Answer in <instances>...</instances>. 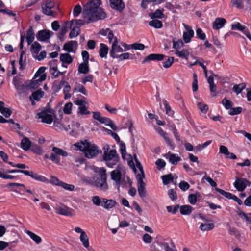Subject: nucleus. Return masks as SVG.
<instances>
[{"mask_svg":"<svg viewBox=\"0 0 251 251\" xmlns=\"http://www.w3.org/2000/svg\"><path fill=\"white\" fill-rule=\"evenodd\" d=\"M60 60L62 63V66H64V64H70L73 61L72 57L68 53L61 54L60 56Z\"/></svg>","mask_w":251,"mask_h":251,"instance_id":"393cba45","label":"nucleus"},{"mask_svg":"<svg viewBox=\"0 0 251 251\" xmlns=\"http://www.w3.org/2000/svg\"><path fill=\"white\" fill-rule=\"evenodd\" d=\"M163 102L165 106L166 114L169 116H172L174 114V111L171 110V108L168 102L166 100H163Z\"/></svg>","mask_w":251,"mask_h":251,"instance_id":"8fccbe9b","label":"nucleus"},{"mask_svg":"<svg viewBox=\"0 0 251 251\" xmlns=\"http://www.w3.org/2000/svg\"><path fill=\"white\" fill-rule=\"evenodd\" d=\"M57 62V60L54 59L49 62V65L50 66V71L54 78L58 77L60 75H64L66 72V71H58Z\"/></svg>","mask_w":251,"mask_h":251,"instance_id":"ddd939ff","label":"nucleus"},{"mask_svg":"<svg viewBox=\"0 0 251 251\" xmlns=\"http://www.w3.org/2000/svg\"><path fill=\"white\" fill-rule=\"evenodd\" d=\"M62 181H60L56 176H51L50 179L49 180V182L55 185L60 186V183Z\"/></svg>","mask_w":251,"mask_h":251,"instance_id":"0e129e2a","label":"nucleus"},{"mask_svg":"<svg viewBox=\"0 0 251 251\" xmlns=\"http://www.w3.org/2000/svg\"><path fill=\"white\" fill-rule=\"evenodd\" d=\"M222 103L226 109H230L233 106V102L231 100H227L226 98L223 99Z\"/></svg>","mask_w":251,"mask_h":251,"instance_id":"864d4df0","label":"nucleus"},{"mask_svg":"<svg viewBox=\"0 0 251 251\" xmlns=\"http://www.w3.org/2000/svg\"><path fill=\"white\" fill-rule=\"evenodd\" d=\"M26 233L36 243L39 244L41 242L42 239L38 235L29 230H27Z\"/></svg>","mask_w":251,"mask_h":251,"instance_id":"e433bc0d","label":"nucleus"},{"mask_svg":"<svg viewBox=\"0 0 251 251\" xmlns=\"http://www.w3.org/2000/svg\"><path fill=\"white\" fill-rule=\"evenodd\" d=\"M53 32L47 30H42L38 31L36 38L40 41H45L50 39L53 34Z\"/></svg>","mask_w":251,"mask_h":251,"instance_id":"6ab92c4d","label":"nucleus"},{"mask_svg":"<svg viewBox=\"0 0 251 251\" xmlns=\"http://www.w3.org/2000/svg\"><path fill=\"white\" fill-rule=\"evenodd\" d=\"M45 70V67H41L34 75L33 81H35V83L38 84V86L46 78V75L44 73Z\"/></svg>","mask_w":251,"mask_h":251,"instance_id":"4468645a","label":"nucleus"},{"mask_svg":"<svg viewBox=\"0 0 251 251\" xmlns=\"http://www.w3.org/2000/svg\"><path fill=\"white\" fill-rule=\"evenodd\" d=\"M100 123L104 124L106 126H108L113 130L117 129L116 126L114 124L113 121L109 118L102 117L100 121Z\"/></svg>","mask_w":251,"mask_h":251,"instance_id":"cd10ccee","label":"nucleus"},{"mask_svg":"<svg viewBox=\"0 0 251 251\" xmlns=\"http://www.w3.org/2000/svg\"><path fill=\"white\" fill-rule=\"evenodd\" d=\"M101 198H100L98 196H94L92 198V201L94 205L97 206H100L102 204Z\"/></svg>","mask_w":251,"mask_h":251,"instance_id":"3c124183","label":"nucleus"},{"mask_svg":"<svg viewBox=\"0 0 251 251\" xmlns=\"http://www.w3.org/2000/svg\"><path fill=\"white\" fill-rule=\"evenodd\" d=\"M214 227V225L213 223L203 224L201 223L200 226V229L202 231L212 230Z\"/></svg>","mask_w":251,"mask_h":251,"instance_id":"4c0bfd02","label":"nucleus"},{"mask_svg":"<svg viewBox=\"0 0 251 251\" xmlns=\"http://www.w3.org/2000/svg\"><path fill=\"white\" fill-rule=\"evenodd\" d=\"M198 107L200 111L204 114H205L208 110V105L201 102H199L198 103Z\"/></svg>","mask_w":251,"mask_h":251,"instance_id":"13d9d810","label":"nucleus"},{"mask_svg":"<svg viewBox=\"0 0 251 251\" xmlns=\"http://www.w3.org/2000/svg\"><path fill=\"white\" fill-rule=\"evenodd\" d=\"M44 94V92L41 89L37 90L32 93V95L29 97V100H32V99H34L36 101H39L43 97Z\"/></svg>","mask_w":251,"mask_h":251,"instance_id":"a878e982","label":"nucleus"},{"mask_svg":"<svg viewBox=\"0 0 251 251\" xmlns=\"http://www.w3.org/2000/svg\"><path fill=\"white\" fill-rule=\"evenodd\" d=\"M110 176L111 179L115 182L118 191L119 190L120 186H126L125 184L123 183L122 181V173L119 169H117L112 171L110 173Z\"/></svg>","mask_w":251,"mask_h":251,"instance_id":"1a4fd4ad","label":"nucleus"},{"mask_svg":"<svg viewBox=\"0 0 251 251\" xmlns=\"http://www.w3.org/2000/svg\"><path fill=\"white\" fill-rule=\"evenodd\" d=\"M82 12L81 6L79 4H77L74 8L73 10V15L74 17H76Z\"/></svg>","mask_w":251,"mask_h":251,"instance_id":"680f3d73","label":"nucleus"},{"mask_svg":"<svg viewBox=\"0 0 251 251\" xmlns=\"http://www.w3.org/2000/svg\"><path fill=\"white\" fill-rule=\"evenodd\" d=\"M78 46L76 41H70L63 46V50L68 52H75Z\"/></svg>","mask_w":251,"mask_h":251,"instance_id":"aec40b11","label":"nucleus"},{"mask_svg":"<svg viewBox=\"0 0 251 251\" xmlns=\"http://www.w3.org/2000/svg\"><path fill=\"white\" fill-rule=\"evenodd\" d=\"M145 178V175L138 174L137 179L138 181L137 189L139 195L142 198L146 197V191L145 190V183L143 179Z\"/></svg>","mask_w":251,"mask_h":251,"instance_id":"9d476101","label":"nucleus"},{"mask_svg":"<svg viewBox=\"0 0 251 251\" xmlns=\"http://www.w3.org/2000/svg\"><path fill=\"white\" fill-rule=\"evenodd\" d=\"M55 212L59 215L66 216H73V210L65 205L59 204L55 208Z\"/></svg>","mask_w":251,"mask_h":251,"instance_id":"9b49d317","label":"nucleus"},{"mask_svg":"<svg viewBox=\"0 0 251 251\" xmlns=\"http://www.w3.org/2000/svg\"><path fill=\"white\" fill-rule=\"evenodd\" d=\"M103 159L106 161V165L110 168L113 167L119 160V156L115 150L104 151Z\"/></svg>","mask_w":251,"mask_h":251,"instance_id":"39448f33","label":"nucleus"},{"mask_svg":"<svg viewBox=\"0 0 251 251\" xmlns=\"http://www.w3.org/2000/svg\"><path fill=\"white\" fill-rule=\"evenodd\" d=\"M215 189L217 192H219L222 195L229 199H232L234 195L231 193L226 192L224 190L217 187H216Z\"/></svg>","mask_w":251,"mask_h":251,"instance_id":"c03bdc74","label":"nucleus"},{"mask_svg":"<svg viewBox=\"0 0 251 251\" xmlns=\"http://www.w3.org/2000/svg\"><path fill=\"white\" fill-rule=\"evenodd\" d=\"M251 182L246 178H237L234 183L235 188L240 192L244 191L247 186L251 185Z\"/></svg>","mask_w":251,"mask_h":251,"instance_id":"f8f14e48","label":"nucleus"},{"mask_svg":"<svg viewBox=\"0 0 251 251\" xmlns=\"http://www.w3.org/2000/svg\"><path fill=\"white\" fill-rule=\"evenodd\" d=\"M226 21L223 18H217L212 23V27L215 30L219 29L224 27Z\"/></svg>","mask_w":251,"mask_h":251,"instance_id":"5701e85b","label":"nucleus"},{"mask_svg":"<svg viewBox=\"0 0 251 251\" xmlns=\"http://www.w3.org/2000/svg\"><path fill=\"white\" fill-rule=\"evenodd\" d=\"M149 25L155 28H161L163 26L161 21L154 19L149 23Z\"/></svg>","mask_w":251,"mask_h":251,"instance_id":"79ce46f5","label":"nucleus"},{"mask_svg":"<svg viewBox=\"0 0 251 251\" xmlns=\"http://www.w3.org/2000/svg\"><path fill=\"white\" fill-rule=\"evenodd\" d=\"M196 35L197 37L200 39L201 40H204L205 39V34L203 32L202 29L200 28H198L197 29Z\"/></svg>","mask_w":251,"mask_h":251,"instance_id":"052dcab7","label":"nucleus"},{"mask_svg":"<svg viewBox=\"0 0 251 251\" xmlns=\"http://www.w3.org/2000/svg\"><path fill=\"white\" fill-rule=\"evenodd\" d=\"M168 194L169 198L173 201H175L177 198L176 193L173 189L168 190Z\"/></svg>","mask_w":251,"mask_h":251,"instance_id":"774afa93","label":"nucleus"},{"mask_svg":"<svg viewBox=\"0 0 251 251\" xmlns=\"http://www.w3.org/2000/svg\"><path fill=\"white\" fill-rule=\"evenodd\" d=\"M78 71L79 73L86 74L89 72L88 62H84L79 64Z\"/></svg>","mask_w":251,"mask_h":251,"instance_id":"473e14b6","label":"nucleus"},{"mask_svg":"<svg viewBox=\"0 0 251 251\" xmlns=\"http://www.w3.org/2000/svg\"><path fill=\"white\" fill-rule=\"evenodd\" d=\"M101 3V1H88L84 6L82 16L87 20V23L103 20L106 17V14L100 7Z\"/></svg>","mask_w":251,"mask_h":251,"instance_id":"f257e3e1","label":"nucleus"},{"mask_svg":"<svg viewBox=\"0 0 251 251\" xmlns=\"http://www.w3.org/2000/svg\"><path fill=\"white\" fill-rule=\"evenodd\" d=\"M181 160V158L176 154L169 155V161L173 165H176Z\"/></svg>","mask_w":251,"mask_h":251,"instance_id":"58836bf2","label":"nucleus"},{"mask_svg":"<svg viewBox=\"0 0 251 251\" xmlns=\"http://www.w3.org/2000/svg\"><path fill=\"white\" fill-rule=\"evenodd\" d=\"M238 215L247 224H251V213H245L243 211H241L238 213Z\"/></svg>","mask_w":251,"mask_h":251,"instance_id":"f704fd0d","label":"nucleus"},{"mask_svg":"<svg viewBox=\"0 0 251 251\" xmlns=\"http://www.w3.org/2000/svg\"><path fill=\"white\" fill-rule=\"evenodd\" d=\"M102 203L101 206L104 208L109 210L114 207L117 202L115 201L112 199H107L106 198H101Z\"/></svg>","mask_w":251,"mask_h":251,"instance_id":"4be33fe9","label":"nucleus"},{"mask_svg":"<svg viewBox=\"0 0 251 251\" xmlns=\"http://www.w3.org/2000/svg\"><path fill=\"white\" fill-rule=\"evenodd\" d=\"M52 151L53 152L51 153L50 155L46 154L45 155V158L50 159L52 161L57 164L59 163L60 162L59 155L62 156H67L68 155V153L66 151L56 147H53L52 149Z\"/></svg>","mask_w":251,"mask_h":251,"instance_id":"0eeeda50","label":"nucleus"},{"mask_svg":"<svg viewBox=\"0 0 251 251\" xmlns=\"http://www.w3.org/2000/svg\"><path fill=\"white\" fill-rule=\"evenodd\" d=\"M73 91L74 92H79L82 93L84 95H87V91L86 88L84 86L80 84H78V85H76V86L74 89Z\"/></svg>","mask_w":251,"mask_h":251,"instance_id":"09e8293b","label":"nucleus"},{"mask_svg":"<svg viewBox=\"0 0 251 251\" xmlns=\"http://www.w3.org/2000/svg\"><path fill=\"white\" fill-rule=\"evenodd\" d=\"M207 82L209 84L210 92L213 93L216 91V86L214 82V78L213 76H210L207 79Z\"/></svg>","mask_w":251,"mask_h":251,"instance_id":"de8ad7c7","label":"nucleus"},{"mask_svg":"<svg viewBox=\"0 0 251 251\" xmlns=\"http://www.w3.org/2000/svg\"><path fill=\"white\" fill-rule=\"evenodd\" d=\"M175 54L181 58H184L188 60L190 53L187 49H183L181 50H176Z\"/></svg>","mask_w":251,"mask_h":251,"instance_id":"c756f323","label":"nucleus"},{"mask_svg":"<svg viewBox=\"0 0 251 251\" xmlns=\"http://www.w3.org/2000/svg\"><path fill=\"white\" fill-rule=\"evenodd\" d=\"M165 55L162 54H151L148 55L142 61V64H144L150 61H161L163 60Z\"/></svg>","mask_w":251,"mask_h":251,"instance_id":"412c9836","label":"nucleus"},{"mask_svg":"<svg viewBox=\"0 0 251 251\" xmlns=\"http://www.w3.org/2000/svg\"><path fill=\"white\" fill-rule=\"evenodd\" d=\"M78 112L81 115L89 114L90 113V112L88 110V108L85 106V104L78 107Z\"/></svg>","mask_w":251,"mask_h":251,"instance_id":"69168bd1","label":"nucleus"},{"mask_svg":"<svg viewBox=\"0 0 251 251\" xmlns=\"http://www.w3.org/2000/svg\"><path fill=\"white\" fill-rule=\"evenodd\" d=\"M163 183L164 185L169 184L173 180V176L172 174L170 173L168 175H163L161 176Z\"/></svg>","mask_w":251,"mask_h":251,"instance_id":"a19ab883","label":"nucleus"},{"mask_svg":"<svg viewBox=\"0 0 251 251\" xmlns=\"http://www.w3.org/2000/svg\"><path fill=\"white\" fill-rule=\"evenodd\" d=\"M99 175L100 177L97 178L94 182H90L89 181H86V182L89 184H92L101 191H106L108 189L107 183L106 170L104 167L100 168Z\"/></svg>","mask_w":251,"mask_h":251,"instance_id":"7ed1b4c3","label":"nucleus"},{"mask_svg":"<svg viewBox=\"0 0 251 251\" xmlns=\"http://www.w3.org/2000/svg\"><path fill=\"white\" fill-rule=\"evenodd\" d=\"M60 186H61L64 189L69 191H73L74 190L75 188V186L74 185L68 184L63 182H62L60 183Z\"/></svg>","mask_w":251,"mask_h":251,"instance_id":"338daca9","label":"nucleus"},{"mask_svg":"<svg viewBox=\"0 0 251 251\" xmlns=\"http://www.w3.org/2000/svg\"><path fill=\"white\" fill-rule=\"evenodd\" d=\"M72 106L73 104L70 102L66 103L63 108L64 113L70 114L72 112Z\"/></svg>","mask_w":251,"mask_h":251,"instance_id":"4d7b16f0","label":"nucleus"},{"mask_svg":"<svg viewBox=\"0 0 251 251\" xmlns=\"http://www.w3.org/2000/svg\"><path fill=\"white\" fill-rule=\"evenodd\" d=\"M13 83L19 94L23 93L29 89H35L38 87V84L35 83V81H25L22 83L16 78H13Z\"/></svg>","mask_w":251,"mask_h":251,"instance_id":"20e7f679","label":"nucleus"},{"mask_svg":"<svg viewBox=\"0 0 251 251\" xmlns=\"http://www.w3.org/2000/svg\"><path fill=\"white\" fill-rule=\"evenodd\" d=\"M174 61V58L173 57H169L168 59L163 63V67L165 68H170L173 64Z\"/></svg>","mask_w":251,"mask_h":251,"instance_id":"5fc2aeb1","label":"nucleus"},{"mask_svg":"<svg viewBox=\"0 0 251 251\" xmlns=\"http://www.w3.org/2000/svg\"><path fill=\"white\" fill-rule=\"evenodd\" d=\"M38 119H41V122L48 124H51L55 115L53 110L50 108H45L37 114Z\"/></svg>","mask_w":251,"mask_h":251,"instance_id":"423d86ee","label":"nucleus"},{"mask_svg":"<svg viewBox=\"0 0 251 251\" xmlns=\"http://www.w3.org/2000/svg\"><path fill=\"white\" fill-rule=\"evenodd\" d=\"M131 48L134 50H143L145 46L144 44L141 43H134L133 44L130 45Z\"/></svg>","mask_w":251,"mask_h":251,"instance_id":"bf43d9fd","label":"nucleus"},{"mask_svg":"<svg viewBox=\"0 0 251 251\" xmlns=\"http://www.w3.org/2000/svg\"><path fill=\"white\" fill-rule=\"evenodd\" d=\"M111 7L117 11H122L125 7L123 1H110Z\"/></svg>","mask_w":251,"mask_h":251,"instance_id":"b1692460","label":"nucleus"},{"mask_svg":"<svg viewBox=\"0 0 251 251\" xmlns=\"http://www.w3.org/2000/svg\"><path fill=\"white\" fill-rule=\"evenodd\" d=\"M124 51L123 49L118 45V39L115 38L114 41L112 45L111 49L110 51L111 57L113 58L117 57L118 55H116V53L122 52Z\"/></svg>","mask_w":251,"mask_h":251,"instance_id":"dca6fc26","label":"nucleus"},{"mask_svg":"<svg viewBox=\"0 0 251 251\" xmlns=\"http://www.w3.org/2000/svg\"><path fill=\"white\" fill-rule=\"evenodd\" d=\"M74 230L76 233H80V240L84 247L86 248H88L89 246V238L86 233L79 227H75Z\"/></svg>","mask_w":251,"mask_h":251,"instance_id":"2eb2a0df","label":"nucleus"},{"mask_svg":"<svg viewBox=\"0 0 251 251\" xmlns=\"http://www.w3.org/2000/svg\"><path fill=\"white\" fill-rule=\"evenodd\" d=\"M69 25V22H67L65 23V25L62 26L61 31L59 33L58 36V38L61 40L63 41L64 40V36L67 33L68 31L67 29V25Z\"/></svg>","mask_w":251,"mask_h":251,"instance_id":"ea45409f","label":"nucleus"},{"mask_svg":"<svg viewBox=\"0 0 251 251\" xmlns=\"http://www.w3.org/2000/svg\"><path fill=\"white\" fill-rule=\"evenodd\" d=\"M80 33V29L78 26H75L72 29L69 34V37L73 38L77 36Z\"/></svg>","mask_w":251,"mask_h":251,"instance_id":"a18cd8bd","label":"nucleus"},{"mask_svg":"<svg viewBox=\"0 0 251 251\" xmlns=\"http://www.w3.org/2000/svg\"><path fill=\"white\" fill-rule=\"evenodd\" d=\"M155 164L157 165V169L160 170L165 166L166 162L162 159H158L155 162Z\"/></svg>","mask_w":251,"mask_h":251,"instance_id":"e2e57ef3","label":"nucleus"},{"mask_svg":"<svg viewBox=\"0 0 251 251\" xmlns=\"http://www.w3.org/2000/svg\"><path fill=\"white\" fill-rule=\"evenodd\" d=\"M192 210V207L188 205H182L180 207V212L182 215H189Z\"/></svg>","mask_w":251,"mask_h":251,"instance_id":"c9c22d12","label":"nucleus"},{"mask_svg":"<svg viewBox=\"0 0 251 251\" xmlns=\"http://www.w3.org/2000/svg\"><path fill=\"white\" fill-rule=\"evenodd\" d=\"M149 16L152 19L155 18L162 19L164 17V14L162 11L159 9H157L154 13H150Z\"/></svg>","mask_w":251,"mask_h":251,"instance_id":"37998d69","label":"nucleus"},{"mask_svg":"<svg viewBox=\"0 0 251 251\" xmlns=\"http://www.w3.org/2000/svg\"><path fill=\"white\" fill-rule=\"evenodd\" d=\"M184 46V43L181 40H179L177 41H176L175 40H173V48L176 50H179L178 49L183 47Z\"/></svg>","mask_w":251,"mask_h":251,"instance_id":"603ef678","label":"nucleus"},{"mask_svg":"<svg viewBox=\"0 0 251 251\" xmlns=\"http://www.w3.org/2000/svg\"><path fill=\"white\" fill-rule=\"evenodd\" d=\"M246 87V85L245 83H242L239 84H235L232 88V90L236 93L237 95H238L245 89Z\"/></svg>","mask_w":251,"mask_h":251,"instance_id":"72a5a7b5","label":"nucleus"},{"mask_svg":"<svg viewBox=\"0 0 251 251\" xmlns=\"http://www.w3.org/2000/svg\"><path fill=\"white\" fill-rule=\"evenodd\" d=\"M24 174L26 176H29L34 179L45 183H49V180L45 177L38 175L37 173H35L33 171H29L25 170Z\"/></svg>","mask_w":251,"mask_h":251,"instance_id":"a211bd4d","label":"nucleus"},{"mask_svg":"<svg viewBox=\"0 0 251 251\" xmlns=\"http://www.w3.org/2000/svg\"><path fill=\"white\" fill-rule=\"evenodd\" d=\"M183 25L186 30L183 34V39L185 43H189L191 38L194 36V32L191 27L183 23Z\"/></svg>","mask_w":251,"mask_h":251,"instance_id":"f3484780","label":"nucleus"},{"mask_svg":"<svg viewBox=\"0 0 251 251\" xmlns=\"http://www.w3.org/2000/svg\"><path fill=\"white\" fill-rule=\"evenodd\" d=\"M54 7L55 3L53 1H46V3L42 4V12L46 15L54 17L56 12L52 10Z\"/></svg>","mask_w":251,"mask_h":251,"instance_id":"6e6552de","label":"nucleus"},{"mask_svg":"<svg viewBox=\"0 0 251 251\" xmlns=\"http://www.w3.org/2000/svg\"><path fill=\"white\" fill-rule=\"evenodd\" d=\"M41 49V46L38 42H35L32 44L30 50L33 57H35V56H37Z\"/></svg>","mask_w":251,"mask_h":251,"instance_id":"bb28decb","label":"nucleus"},{"mask_svg":"<svg viewBox=\"0 0 251 251\" xmlns=\"http://www.w3.org/2000/svg\"><path fill=\"white\" fill-rule=\"evenodd\" d=\"M31 145V142L29 140V139L26 137H24L21 142V147L25 151H28L29 150Z\"/></svg>","mask_w":251,"mask_h":251,"instance_id":"7c9ffc66","label":"nucleus"},{"mask_svg":"<svg viewBox=\"0 0 251 251\" xmlns=\"http://www.w3.org/2000/svg\"><path fill=\"white\" fill-rule=\"evenodd\" d=\"M34 32L32 27H30L29 29L26 31V39L28 45H30L34 40Z\"/></svg>","mask_w":251,"mask_h":251,"instance_id":"c85d7f7f","label":"nucleus"},{"mask_svg":"<svg viewBox=\"0 0 251 251\" xmlns=\"http://www.w3.org/2000/svg\"><path fill=\"white\" fill-rule=\"evenodd\" d=\"M247 28L244 26L242 25L240 23L237 22L231 25V29L235 30L237 29L239 31H242L244 33V31L246 30Z\"/></svg>","mask_w":251,"mask_h":251,"instance_id":"49530a36","label":"nucleus"},{"mask_svg":"<svg viewBox=\"0 0 251 251\" xmlns=\"http://www.w3.org/2000/svg\"><path fill=\"white\" fill-rule=\"evenodd\" d=\"M108 50L109 48L106 45L103 43H101L100 44V49L99 50L100 56L101 58H106L107 57Z\"/></svg>","mask_w":251,"mask_h":251,"instance_id":"2f4dec72","label":"nucleus"},{"mask_svg":"<svg viewBox=\"0 0 251 251\" xmlns=\"http://www.w3.org/2000/svg\"><path fill=\"white\" fill-rule=\"evenodd\" d=\"M242 111V108L241 107H237L235 108H231L229 111V114L230 115H235L241 113Z\"/></svg>","mask_w":251,"mask_h":251,"instance_id":"6e6d98bb","label":"nucleus"},{"mask_svg":"<svg viewBox=\"0 0 251 251\" xmlns=\"http://www.w3.org/2000/svg\"><path fill=\"white\" fill-rule=\"evenodd\" d=\"M75 145L78 150L84 152L85 156L88 158L96 156L99 153L98 147L87 140L76 143Z\"/></svg>","mask_w":251,"mask_h":251,"instance_id":"f03ea898","label":"nucleus"}]
</instances>
